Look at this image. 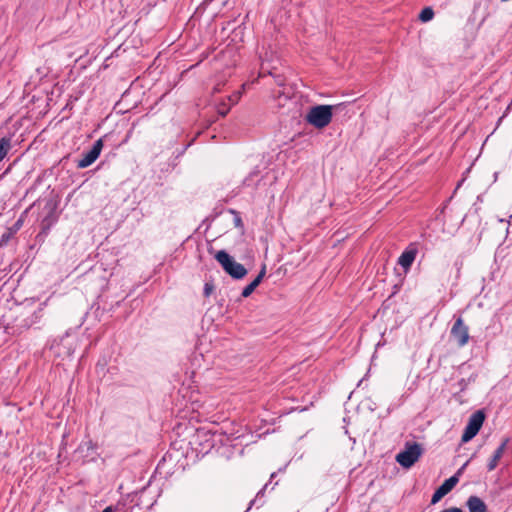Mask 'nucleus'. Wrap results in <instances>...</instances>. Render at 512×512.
Segmentation results:
<instances>
[{"mask_svg":"<svg viewBox=\"0 0 512 512\" xmlns=\"http://www.w3.org/2000/svg\"><path fill=\"white\" fill-rule=\"evenodd\" d=\"M45 303L28 302L22 305L14 320L13 333L22 334L30 328H37L44 317Z\"/></svg>","mask_w":512,"mask_h":512,"instance_id":"1","label":"nucleus"},{"mask_svg":"<svg viewBox=\"0 0 512 512\" xmlns=\"http://www.w3.org/2000/svg\"><path fill=\"white\" fill-rule=\"evenodd\" d=\"M332 105H316L310 108L305 116V120L317 129H323L328 126L333 117Z\"/></svg>","mask_w":512,"mask_h":512,"instance_id":"2","label":"nucleus"},{"mask_svg":"<svg viewBox=\"0 0 512 512\" xmlns=\"http://www.w3.org/2000/svg\"><path fill=\"white\" fill-rule=\"evenodd\" d=\"M215 259L221 265L223 270L233 279L240 280L247 275V269L241 263H238L225 250H219L215 254Z\"/></svg>","mask_w":512,"mask_h":512,"instance_id":"3","label":"nucleus"},{"mask_svg":"<svg viewBox=\"0 0 512 512\" xmlns=\"http://www.w3.org/2000/svg\"><path fill=\"white\" fill-rule=\"evenodd\" d=\"M422 455V447L416 442H407L405 449L396 455V461L403 468L412 467Z\"/></svg>","mask_w":512,"mask_h":512,"instance_id":"4","label":"nucleus"},{"mask_svg":"<svg viewBox=\"0 0 512 512\" xmlns=\"http://www.w3.org/2000/svg\"><path fill=\"white\" fill-rule=\"evenodd\" d=\"M450 335L459 347H464L469 342V327L464 323L461 316L455 319Z\"/></svg>","mask_w":512,"mask_h":512,"instance_id":"5","label":"nucleus"},{"mask_svg":"<svg viewBox=\"0 0 512 512\" xmlns=\"http://www.w3.org/2000/svg\"><path fill=\"white\" fill-rule=\"evenodd\" d=\"M103 148V140L98 139L94 142L89 151L83 154V157L77 162V167L80 169L86 168L94 163L99 157Z\"/></svg>","mask_w":512,"mask_h":512,"instance_id":"6","label":"nucleus"},{"mask_svg":"<svg viewBox=\"0 0 512 512\" xmlns=\"http://www.w3.org/2000/svg\"><path fill=\"white\" fill-rule=\"evenodd\" d=\"M458 473L446 479L433 493L431 498V504H436L439 502L445 495H447L458 483Z\"/></svg>","mask_w":512,"mask_h":512,"instance_id":"7","label":"nucleus"},{"mask_svg":"<svg viewBox=\"0 0 512 512\" xmlns=\"http://www.w3.org/2000/svg\"><path fill=\"white\" fill-rule=\"evenodd\" d=\"M45 209H48V212L41 220V230L43 233H47L59 218L56 202H48L45 206Z\"/></svg>","mask_w":512,"mask_h":512,"instance_id":"8","label":"nucleus"},{"mask_svg":"<svg viewBox=\"0 0 512 512\" xmlns=\"http://www.w3.org/2000/svg\"><path fill=\"white\" fill-rule=\"evenodd\" d=\"M213 437L214 434L201 428L196 431L194 443L202 446V448L199 450L200 452H208L215 445Z\"/></svg>","mask_w":512,"mask_h":512,"instance_id":"9","label":"nucleus"},{"mask_svg":"<svg viewBox=\"0 0 512 512\" xmlns=\"http://www.w3.org/2000/svg\"><path fill=\"white\" fill-rule=\"evenodd\" d=\"M418 253L416 243H410L398 258V264L407 271L413 264Z\"/></svg>","mask_w":512,"mask_h":512,"instance_id":"10","label":"nucleus"},{"mask_svg":"<svg viewBox=\"0 0 512 512\" xmlns=\"http://www.w3.org/2000/svg\"><path fill=\"white\" fill-rule=\"evenodd\" d=\"M469 512H488L485 502L476 495H471L466 502Z\"/></svg>","mask_w":512,"mask_h":512,"instance_id":"11","label":"nucleus"},{"mask_svg":"<svg viewBox=\"0 0 512 512\" xmlns=\"http://www.w3.org/2000/svg\"><path fill=\"white\" fill-rule=\"evenodd\" d=\"M265 274H266V267L264 265L262 267V269L260 270L259 274L257 275V277L250 284H248L246 287H244V289L242 290L241 296L244 298L249 297L254 292V290L258 287V285L261 283Z\"/></svg>","mask_w":512,"mask_h":512,"instance_id":"12","label":"nucleus"},{"mask_svg":"<svg viewBox=\"0 0 512 512\" xmlns=\"http://www.w3.org/2000/svg\"><path fill=\"white\" fill-rule=\"evenodd\" d=\"M508 442H509V438H505L502 441V443L499 445V447L495 450L492 458L489 460V462L487 464L488 471H492L497 467L498 461L502 457Z\"/></svg>","mask_w":512,"mask_h":512,"instance_id":"13","label":"nucleus"},{"mask_svg":"<svg viewBox=\"0 0 512 512\" xmlns=\"http://www.w3.org/2000/svg\"><path fill=\"white\" fill-rule=\"evenodd\" d=\"M484 420V413L481 410H478L470 416L467 426L478 433L483 425Z\"/></svg>","mask_w":512,"mask_h":512,"instance_id":"14","label":"nucleus"},{"mask_svg":"<svg viewBox=\"0 0 512 512\" xmlns=\"http://www.w3.org/2000/svg\"><path fill=\"white\" fill-rule=\"evenodd\" d=\"M12 149L11 137H2L0 139V162L7 156Z\"/></svg>","mask_w":512,"mask_h":512,"instance_id":"15","label":"nucleus"},{"mask_svg":"<svg viewBox=\"0 0 512 512\" xmlns=\"http://www.w3.org/2000/svg\"><path fill=\"white\" fill-rule=\"evenodd\" d=\"M434 17V11L431 7H425L419 14V20L422 22H428Z\"/></svg>","mask_w":512,"mask_h":512,"instance_id":"16","label":"nucleus"},{"mask_svg":"<svg viewBox=\"0 0 512 512\" xmlns=\"http://www.w3.org/2000/svg\"><path fill=\"white\" fill-rule=\"evenodd\" d=\"M477 435V432L466 425L465 430L462 434L461 440L466 443L473 439Z\"/></svg>","mask_w":512,"mask_h":512,"instance_id":"17","label":"nucleus"},{"mask_svg":"<svg viewBox=\"0 0 512 512\" xmlns=\"http://www.w3.org/2000/svg\"><path fill=\"white\" fill-rule=\"evenodd\" d=\"M14 235L15 234L7 228L0 238V247L6 246Z\"/></svg>","mask_w":512,"mask_h":512,"instance_id":"18","label":"nucleus"},{"mask_svg":"<svg viewBox=\"0 0 512 512\" xmlns=\"http://www.w3.org/2000/svg\"><path fill=\"white\" fill-rule=\"evenodd\" d=\"M267 486H268V484H265V485L263 486V488H262L261 490H259V491H258V493H257L256 497L250 501L249 506H248V508L246 509V511H245V512H248V511H249V510H250L254 505H256V504H257L258 499L264 495V492H265V490H266Z\"/></svg>","mask_w":512,"mask_h":512,"instance_id":"19","label":"nucleus"},{"mask_svg":"<svg viewBox=\"0 0 512 512\" xmlns=\"http://www.w3.org/2000/svg\"><path fill=\"white\" fill-rule=\"evenodd\" d=\"M259 174L258 170H253L250 174L243 180L244 186H251L254 183V177H257Z\"/></svg>","mask_w":512,"mask_h":512,"instance_id":"20","label":"nucleus"},{"mask_svg":"<svg viewBox=\"0 0 512 512\" xmlns=\"http://www.w3.org/2000/svg\"><path fill=\"white\" fill-rule=\"evenodd\" d=\"M475 377L471 376L468 380L462 378L458 381L457 385L459 387L460 392H463L466 390L468 384L470 381H474Z\"/></svg>","mask_w":512,"mask_h":512,"instance_id":"21","label":"nucleus"},{"mask_svg":"<svg viewBox=\"0 0 512 512\" xmlns=\"http://www.w3.org/2000/svg\"><path fill=\"white\" fill-rule=\"evenodd\" d=\"M213 285L210 283H205L204 285V296L208 297L210 296L211 292L213 291Z\"/></svg>","mask_w":512,"mask_h":512,"instance_id":"22","label":"nucleus"},{"mask_svg":"<svg viewBox=\"0 0 512 512\" xmlns=\"http://www.w3.org/2000/svg\"><path fill=\"white\" fill-rule=\"evenodd\" d=\"M21 226H22V221L18 220L12 227H9V230L12 231L14 234H16Z\"/></svg>","mask_w":512,"mask_h":512,"instance_id":"23","label":"nucleus"},{"mask_svg":"<svg viewBox=\"0 0 512 512\" xmlns=\"http://www.w3.org/2000/svg\"><path fill=\"white\" fill-rule=\"evenodd\" d=\"M274 78H275V82L277 85H279V86L285 85V79L281 75H276V76H274Z\"/></svg>","mask_w":512,"mask_h":512,"instance_id":"24","label":"nucleus"},{"mask_svg":"<svg viewBox=\"0 0 512 512\" xmlns=\"http://www.w3.org/2000/svg\"><path fill=\"white\" fill-rule=\"evenodd\" d=\"M229 108H219L218 112L220 115L225 116L228 112Z\"/></svg>","mask_w":512,"mask_h":512,"instance_id":"25","label":"nucleus"},{"mask_svg":"<svg viewBox=\"0 0 512 512\" xmlns=\"http://www.w3.org/2000/svg\"><path fill=\"white\" fill-rule=\"evenodd\" d=\"M239 95H234L229 98L232 104H235L238 101Z\"/></svg>","mask_w":512,"mask_h":512,"instance_id":"26","label":"nucleus"},{"mask_svg":"<svg viewBox=\"0 0 512 512\" xmlns=\"http://www.w3.org/2000/svg\"><path fill=\"white\" fill-rule=\"evenodd\" d=\"M235 225L242 226V220L239 216H236V218H235Z\"/></svg>","mask_w":512,"mask_h":512,"instance_id":"27","label":"nucleus"},{"mask_svg":"<svg viewBox=\"0 0 512 512\" xmlns=\"http://www.w3.org/2000/svg\"><path fill=\"white\" fill-rule=\"evenodd\" d=\"M102 512H113V508L111 506H108Z\"/></svg>","mask_w":512,"mask_h":512,"instance_id":"28","label":"nucleus"},{"mask_svg":"<svg viewBox=\"0 0 512 512\" xmlns=\"http://www.w3.org/2000/svg\"><path fill=\"white\" fill-rule=\"evenodd\" d=\"M273 479H276V472H273V473L270 475V481H272Z\"/></svg>","mask_w":512,"mask_h":512,"instance_id":"29","label":"nucleus"},{"mask_svg":"<svg viewBox=\"0 0 512 512\" xmlns=\"http://www.w3.org/2000/svg\"><path fill=\"white\" fill-rule=\"evenodd\" d=\"M465 466H467V463H464V466H463L461 469H459V470H458V472H457V473H458V475L461 473V471L463 470V468H464Z\"/></svg>","mask_w":512,"mask_h":512,"instance_id":"30","label":"nucleus"},{"mask_svg":"<svg viewBox=\"0 0 512 512\" xmlns=\"http://www.w3.org/2000/svg\"><path fill=\"white\" fill-rule=\"evenodd\" d=\"M264 72H265V69H264V67L262 66V67H261V73H264Z\"/></svg>","mask_w":512,"mask_h":512,"instance_id":"31","label":"nucleus"}]
</instances>
